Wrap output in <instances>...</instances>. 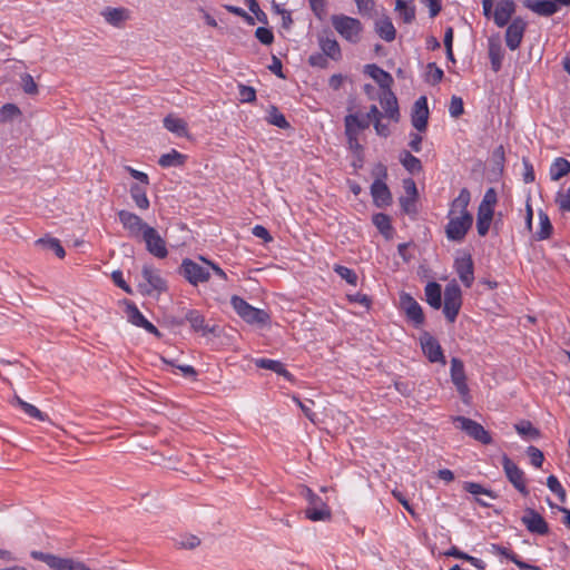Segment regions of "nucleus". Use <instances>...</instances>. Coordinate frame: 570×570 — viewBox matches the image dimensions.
I'll use <instances>...</instances> for the list:
<instances>
[{
	"label": "nucleus",
	"instance_id": "nucleus-57",
	"mask_svg": "<svg viewBox=\"0 0 570 570\" xmlns=\"http://www.w3.org/2000/svg\"><path fill=\"white\" fill-rule=\"evenodd\" d=\"M21 410L29 415L30 417L37 419L39 421H46L48 415L42 413L38 407L30 403H21Z\"/></svg>",
	"mask_w": 570,
	"mask_h": 570
},
{
	"label": "nucleus",
	"instance_id": "nucleus-23",
	"mask_svg": "<svg viewBox=\"0 0 570 570\" xmlns=\"http://www.w3.org/2000/svg\"><path fill=\"white\" fill-rule=\"evenodd\" d=\"M344 125L348 144H352L353 141L356 142L358 131L366 129L370 126V120L367 118L360 119L357 115L350 114L345 116Z\"/></svg>",
	"mask_w": 570,
	"mask_h": 570
},
{
	"label": "nucleus",
	"instance_id": "nucleus-28",
	"mask_svg": "<svg viewBox=\"0 0 570 570\" xmlns=\"http://www.w3.org/2000/svg\"><path fill=\"white\" fill-rule=\"evenodd\" d=\"M365 72L376 81L383 91L391 89L393 78L387 71L372 63L365 66Z\"/></svg>",
	"mask_w": 570,
	"mask_h": 570
},
{
	"label": "nucleus",
	"instance_id": "nucleus-6",
	"mask_svg": "<svg viewBox=\"0 0 570 570\" xmlns=\"http://www.w3.org/2000/svg\"><path fill=\"white\" fill-rule=\"evenodd\" d=\"M122 303L126 307L125 313L129 323L137 327L144 328L147 333L153 334L157 338L161 337L159 330L144 316V314L139 311L132 301L125 298Z\"/></svg>",
	"mask_w": 570,
	"mask_h": 570
},
{
	"label": "nucleus",
	"instance_id": "nucleus-48",
	"mask_svg": "<svg viewBox=\"0 0 570 570\" xmlns=\"http://www.w3.org/2000/svg\"><path fill=\"white\" fill-rule=\"evenodd\" d=\"M321 48L323 50V53L332 59H337L341 56V49L335 39H322Z\"/></svg>",
	"mask_w": 570,
	"mask_h": 570
},
{
	"label": "nucleus",
	"instance_id": "nucleus-33",
	"mask_svg": "<svg viewBox=\"0 0 570 570\" xmlns=\"http://www.w3.org/2000/svg\"><path fill=\"white\" fill-rule=\"evenodd\" d=\"M375 32L387 42L393 41L396 37V30L389 17L375 21Z\"/></svg>",
	"mask_w": 570,
	"mask_h": 570
},
{
	"label": "nucleus",
	"instance_id": "nucleus-37",
	"mask_svg": "<svg viewBox=\"0 0 570 570\" xmlns=\"http://www.w3.org/2000/svg\"><path fill=\"white\" fill-rule=\"evenodd\" d=\"M35 245L42 249L52 250L59 258H63L66 256V250L57 238L49 236L41 237L36 240Z\"/></svg>",
	"mask_w": 570,
	"mask_h": 570
},
{
	"label": "nucleus",
	"instance_id": "nucleus-4",
	"mask_svg": "<svg viewBox=\"0 0 570 570\" xmlns=\"http://www.w3.org/2000/svg\"><path fill=\"white\" fill-rule=\"evenodd\" d=\"M462 306V291L455 281L446 284L444 289L443 314L449 323H454Z\"/></svg>",
	"mask_w": 570,
	"mask_h": 570
},
{
	"label": "nucleus",
	"instance_id": "nucleus-64",
	"mask_svg": "<svg viewBox=\"0 0 570 570\" xmlns=\"http://www.w3.org/2000/svg\"><path fill=\"white\" fill-rule=\"evenodd\" d=\"M490 551L494 554H498V556H502L504 558H507L508 560L512 561V558H515V553L513 551H511L510 549L505 548V547H502L500 544H491L490 547Z\"/></svg>",
	"mask_w": 570,
	"mask_h": 570
},
{
	"label": "nucleus",
	"instance_id": "nucleus-55",
	"mask_svg": "<svg viewBox=\"0 0 570 570\" xmlns=\"http://www.w3.org/2000/svg\"><path fill=\"white\" fill-rule=\"evenodd\" d=\"M416 198L413 196H402L400 198V205L402 207V210L407 215H416Z\"/></svg>",
	"mask_w": 570,
	"mask_h": 570
},
{
	"label": "nucleus",
	"instance_id": "nucleus-50",
	"mask_svg": "<svg viewBox=\"0 0 570 570\" xmlns=\"http://www.w3.org/2000/svg\"><path fill=\"white\" fill-rule=\"evenodd\" d=\"M547 487L551 492H553L559 498V500L562 503L566 502V490L563 489L557 476L549 475L547 479Z\"/></svg>",
	"mask_w": 570,
	"mask_h": 570
},
{
	"label": "nucleus",
	"instance_id": "nucleus-47",
	"mask_svg": "<svg viewBox=\"0 0 570 570\" xmlns=\"http://www.w3.org/2000/svg\"><path fill=\"white\" fill-rule=\"evenodd\" d=\"M104 16L107 22L119 26L127 18V10L124 8H107Z\"/></svg>",
	"mask_w": 570,
	"mask_h": 570
},
{
	"label": "nucleus",
	"instance_id": "nucleus-36",
	"mask_svg": "<svg viewBox=\"0 0 570 570\" xmlns=\"http://www.w3.org/2000/svg\"><path fill=\"white\" fill-rule=\"evenodd\" d=\"M493 209H483L478 207L476 214V229L480 236H485L489 232L492 218H493Z\"/></svg>",
	"mask_w": 570,
	"mask_h": 570
},
{
	"label": "nucleus",
	"instance_id": "nucleus-24",
	"mask_svg": "<svg viewBox=\"0 0 570 570\" xmlns=\"http://www.w3.org/2000/svg\"><path fill=\"white\" fill-rule=\"evenodd\" d=\"M371 195L375 206L383 208L392 203V194L387 185L380 178L375 179L371 185Z\"/></svg>",
	"mask_w": 570,
	"mask_h": 570
},
{
	"label": "nucleus",
	"instance_id": "nucleus-43",
	"mask_svg": "<svg viewBox=\"0 0 570 570\" xmlns=\"http://www.w3.org/2000/svg\"><path fill=\"white\" fill-rule=\"evenodd\" d=\"M22 115L20 108L16 104H4L0 108V122H10Z\"/></svg>",
	"mask_w": 570,
	"mask_h": 570
},
{
	"label": "nucleus",
	"instance_id": "nucleus-3",
	"mask_svg": "<svg viewBox=\"0 0 570 570\" xmlns=\"http://www.w3.org/2000/svg\"><path fill=\"white\" fill-rule=\"evenodd\" d=\"M30 557L33 560L45 562L52 570H91L83 562L71 558H61L51 553L32 550Z\"/></svg>",
	"mask_w": 570,
	"mask_h": 570
},
{
	"label": "nucleus",
	"instance_id": "nucleus-20",
	"mask_svg": "<svg viewBox=\"0 0 570 570\" xmlns=\"http://www.w3.org/2000/svg\"><path fill=\"white\" fill-rule=\"evenodd\" d=\"M517 4L514 0H499L493 11V21L502 28L509 23L512 16L514 14Z\"/></svg>",
	"mask_w": 570,
	"mask_h": 570
},
{
	"label": "nucleus",
	"instance_id": "nucleus-46",
	"mask_svg": "<svg viewBox=\"0 0 570 570\" xmlns=\"http://www.w3.org/2000/svg\"><path fill=\"white\" fill-rule=\"evenodd\" d=\"M230 304L235 312L246 322L249 323V303L237 295H233Z\"/></svg>",
	"mask_w": 570,
	"mask_h": 570
},
{
	"label": "nucleus",
	"instance_id": "nucleus-60",
	"mask_svg": "<svg viewBox=\"0 0 570 570\" xmlns=\"http://www.w3.org/2000/svg\"><path fill=\"white\" fill-rule=\"evenodd\" d=\"M443 76H444L443 70L441 68H439L435 65V62L428 63V77H429V80L433 85L441 82L443 79Z\"/></svg>",
	"mask_w": 570,
	"mask_h": 570
},
{
	"label": "nucleus",
	"instance_id": "nucleus-41",
	"mask_svg": "<svg viewBox=\"0 0 570 570\" xmlns=\"http://www.w3.org/2000/svg\"><path fill=\"white\" fill-rule=\"evenodd\" d=\"M266 121L271 125H274L281 129L289 128V122L286 120L285 116L279 112L277 107L271 106L267 110Z\"/></svg>",
	"mask_w": 570,
	"mask_h": 570
},
{
	"label": "nucleus",
	"instance_id": "nucleus-61",
	"mask_svg": "<svg viewBox=\"0 0 570 570\" xmlns=\"http://www.w3.org/2000/svg\"><path fill=\"white\" fill-rule=\"evenodd\" d=\"M252 234L263 240L264 244H268L274 240L271 233L262 225H256L252 228Z\"/></svg>",
	"mask_w": 570,
	"mask_h": 570
},
{
	"label": "nucleus",
	"instance_id": "nucleus-45",
	"mask_svg": "<svg viewBox=\"0 0 570 570\" xmlns=\"http://www.w3.org/2000/svg\"><path fill=\"white\" fill-rule=\"evenodd\" d=\"M373 224L380 230L382 235L389 237L392 232L391 219L386 214L377 213L373 215Z\"/></svg>",
	"mask_w": 570,
	"mask_h": 570
},
{
	"label": "nucleus",
	"instance_id": "nucleus-49",
	"mask_svg": "<svg viewBox=\"0 0 570 570\" xmlns=\"http://www.w3.org/2000/svg\"><path fill=\"white\" fill-rule=\"evenodd\" d=\"M463 489L473 495L484 494L492 500L497 498V494L493 491L485 489L481 484L475 482H464Z\"/></svg>",
	"mask_w": 570,
	"mask_h": 570
},
{
	"label": "nucleus",
	"instance_id": "nucleus-14",
	"mask_svg": "<svg viewBox=\"0 0 570 570\" xmlns=\"http://www.w3.org/2000/svg\"><path fill=\"white\" fill-rule=\"evenodd\" d=\"M400 305L404 311L407 320L411 321L415 327H420L424 324V314L422 307L410 294H401Z\"/></svg>",
	"mask_w": 570,
	"mask_h": 570
},
{
	"label": "nucleus",
	"instance_id": "nucleus-38",
	"mask_svg": "<svg viewBox=\"0 0 570 570\" xmlns=\"http://www.w3.org/2000/svg\"><path fill=\"white\" fill-rule=\"evenodd\" d=\"M570 173V163L562 157H558L550 166V178L551 180H559Z\"/></svg>",
	"mask_w": 570,
	"mask_h": 570
},
{
	"label": "nucleus",
	"instance_id": "nucleus-5",
	"mask_svg": "<svg viewBox=\"0 0 570 570\" xmlns=\"http://www.w3.org/2000/svg\"><path fill=\"white\" fill-rule=\"evenodd\" d=\"M178 273L194 286L198 285L199 283L207 282L210 277V273L207 267H204L190 258L183 259Z\"/></svg>",
	"mask_w": 570,
	"mask_h": 570
},
{
	"label": "nucleus",
	"instance_id": "nucleus-8",
	"mask_svg": "<svg viewBox=\"0 0 570 570\" xmlns=\"http://www.w3.org/2000/svg\"><path fill=\"white\" fill-rule=\"evenodd\" d=\"M118 219L121 223L122 227L128 230L131 237L144 236L145 232L148 227H150L147 223L142 220L141 217L136 215L132 212L121 209L118 212Z\"/></svg>",
	"mask_w": 570,
	"mask_h": 570
},
{
	"label": "nucleus",
	"instance_id": "nucleus-1",
	"mask_svg": "<svg viewBox=\"0 0 570 570\" xmlns=\"http://www.w3.org/2000/svg\"><path fill=\"white\" fill-rule=\"evenodd\" d=\"M449 222L445 226L446 238L451 242L462 243L473 225V215L466 213L463 215H448Z\"/></svg>",
	"mask_w": 570,
	"mask_h": 570
},
{
	"label": "nucleus",
	"instance_id": "nucleus-51",
	"mask_svg": "<svg viewBox=\"0 0 570 570\" xmlns=\"http://www.w3.org/2000/svg\"><path fill=\"white\" fill-rule=\"evenodd\" d=\"M334 272L341 278L345 279L348 284L354 285V286L357 284V275L353 269H351L346 266H343V265H335Z\"/></svg>",
	"mask_w": 570,
	"mask_h": 570
},
{
	"label": "nucleus",
	"instance_id": "nucleus-12",
	"mask_svg": "<svg viewBox=\"0 0 570 570\" xmlns=\"http://www.w3.org/2000/svg\"><path fill=\"white\" fill-rule=\"evenodd\" d=\"M521 522L531 533L547 535L550 532L548 522L538 511L532 508H527L524 510Z\"/></svg>",
	"mask_w": 570,
	"mask_h": 570
},
{
	"label": "nucleus",
	"instance_id": "nucleus-2",
	"mask_svg": "<svg viewBox=\"0 0 570 570\" xmlns=\"http://www.w3.org/2000/svg\"><path fill=\"white\" fill-rule=\"evenodd\" d=\"M332 26L348 42L356 43L360 41L363 26L358 19L345 14H334Z\"/></svg>",
	"mask_w": 570,
	"mask_h": 570
},
{
	"label": "nucleus",
	"instance_id": "nucleus-63",
	"mask_svg": "<svg viewBox=\"0 0 570 570\" xmlns=\"http://www.w3.org/2000/svg\"><path fill=\"white\" fill-rule=\"evenodd\" d=\"M126 170L128 174L136 180H138L140 185L148 186L149 185V177L146 173L137 170L130 166L126 167Z\"/></svg>",
	"mask_w": 570,
	"mask_h": 570
},
{
	"label": "nucleus",
	"instance_id": "nucleus-62",
	"mask_svg": "<svg viewBox=\"0 0 570 570\" xmlns=\"http://www.w3.org/2000/svg\"><path fill=\"white\" fill-rule=\"evenodd\" d=\"M177 544L180 548L193 550L200 544V539L196 535L189 534L184 537Z\"/></svg>",
	"mask_w": 570,
	"mask_h": 570
},
{
	"label": "nucleus",
	"instance_id": "nucleus-11",
	"mask_svg": "<svg viewBox=\"0 0 570 570\" xmlns=\"http://www.w3.org/2000/svg\"><path fill=\"white\" fill-rule=\"evenodd\" d=\"M420 344L424 355L431 363H441L443 365L446 363L441 345L429 332L421 334Z\"/></svg>",
	"mask_w": 570,
	"mask_h": 570
},
{
	"label": "nucleus",
	"instance_id": "nucleus-10",
	"mask_svg": "<svg viewBox=\"0 0 570 570\" xmlns=\"http://www.w3.org/2000/svg\"><path fill=\"white\" fill-rule=\"evenodd\" d=\"M141 274L144 279L147 282V285H139L142 294L149 295L153 291H157L159 293L167 291L168 286L166 281L161 277L159 271L155 269L153 266L144 265Z\"/></svg>",
	"mask_w": 570,
	"mask_h": 570
},
{
	"label": "nucleus",
	"instance_id": "nucleus-16",
	"mask_svg": "<svg viewBox=\"0 0 570 570\" xmlns=\"http://www.w3.org/2000/svg\"><path fill=\"white\" fill-rule=\"evenodd\" d=\"M308 492V507L305 510V515L312 521H325L331 518V511L322 499L313 493L309 489Z\"/></svg>",
	"mask_w": 570,
	"mask_h": 570
},
{
	"label": "nucleus",
	"instance_id": "nucleus-31",
	"mask_svg": "<svg viewBox=\"0 0 570 570\" xmlns=\"http://www.w3.org/2000/svg\"><path fill=\"white\" fill-rule=\"evenodd\" d=\"M187 156L176 149H171L167 154H163L158 159V165L163 168L181 167L185 165Z\"/></svg>",
	"mask_w": 570,
	"mask_h": 570
},
{
	"label": "nucleus",
	"instance_id": "nucleus-13",
	"mask_svg": "<svg viewBox=\"0 0 570 570\" xmlns=\"http://www.w3.org/2000/svg\"><path fill=\"white\" fill-rule=\"evenodd\" d=\"M185 320L190 324V327L196 333H202L203 336L213 334L219 336L220 328L217 325H209L204 315L197 309H188L185 313Z\"/></svg>",
	"mask_w": 570,
	"mask_h": 570
},
{
	"label": "nucleus",
	"instance_id": "nucleus-7",
	"mask_svg": "<svg viewBox=\"0 0 570 570\" xmlns=\"http://www.w3.org/2000/svg\"><path fill=\"white\" fill-rule=\"evenodd\" d=\"M454 422L456 428L482 444H490L492 442L490 433L480 423L465 416H455Z\"/></svg>",
	"mask_w": 570,
	"mask_h": 570
},
{
	"label": "nucleus",
	"instance_id": "nucleus-22",
	"mask_svg": "<svg viewBox=\"0 0 570 570\" xmlns=\"http://www.w3.org/2000/svg\"><path fill=\"white\" fill-rule=\"evenodd\" d=\"M380 104L384 110V116L394 122H399L401 115L397 98L391 89L382 92Z\"/></svg>",
	"mask_w": 570,
	"mask_h": 570
},
{
	"label": "nucleus",
	"instance_id": "nucleus-32",
	"mask_svg": "<svg viewBox=\"0 0 570 570\" xmlns=\"http://www.w3.org/2000/svg\"><path fill=\"white\" fill-rule=\"evenodd\" d=\"M504 57V50L501 43L497 40H489V58L491 68L494 72H498L502 68V61Z\"/></svg>",
	"mask_w": 570,
	"mask_h": 570
},
{
	"label": "nucleus",
	"instance_id": "nucleus-21",
	"mask_svg": "<svg viewBox=\"0 0 570 570\" xmlns=\"http://www.w3.org/2000/svg\"><path fill=\"white\" fill-rule=\"evenodd\" d=\"M455 271L465 287H471L474 281V266L471 255L455 259Z\"/></svg>",
	"mask_w": 570,
	"mask_h": 570
},
{
	"label": "nucleus",
	"instance_id": "nucleus-53",
	"mask_svg": "<svg viewBox=\"0 0 570 570\" xmlns=\"http://www.w3.org/2000/svg\"><path fill=\"white\" fill-rule=\"evenodd\" d=\"M450 116L453 118H459L464 112V105L461 97L452 96L450 106H449Z\"/></svg>",
	"mask_w": 570,
	"mask_h": 570
},
{
	"label": "nucleus",
	"instance_id": "nucleus-34",
	"mask_svg": "<svg viewBox=\"0 0 570 570\" xmlns=\"http://www.w3.org/2000/svg\"><path fill=\"white\" fill-rule=\"evenodd\" d=\"M425 297L428 304L434 309H439L442 306V288L436 282H430L425 286Z\"/></svg>",
	"mask_w": 570,
	"mask_h": 570
},
{
	"label": "nucleus",
	"instance_id": "nucleus-18",
	"mask_svg": "<svg viewBox=\"0 0 570 570\" xmlns=\"http://www.w3.org/2000/svg\"><path fill=\"white\" fill-rule=\"evenodd\" d=\"M450 373L451 380L455 385L459 394L462 396L464 402H468L466 397L469 396V387L466 384L464 364L460 358L453 357L451 360Z\"/></svg>",
	"mask_w": 570,
	"mask_h": 570
},
{
	"label": "nucleus",
	"instance_id": "nucleus-39",
	"mask_svg": "<svg viewBox=\"0 0 570 570\" xmlns=\"http://www.w3.org/2000/svg\"><path fill=\"white\" fill-rule=\"evenodd\" d=\"M395 10L404 23H411L415 19V7L411 0H395Z\"/></svg>",
	"mask_w": 570,
	"mask_h": 570
},
{
	"label": "nucleus",
	"instance_id": "nucleus-15",
	"mask_svg": "<svg viewBox=\"0 0 570 570\" xmlns=\"http://www.w3.org/2000/svg\"><path fill=\"white\" fill-rule=\"evenodd\" d=\"M142 239L146 244V249L157 258H165L168 255V250L166 247V242L159 235L157 229L154 227H148L142 236Z\"/></svg>",
	"mask_w": 570,
	"mask_h": 570
},
{
	"label": "nucleus",
	"instance_id": "nucleus-30",
	"mask_svg": "<svg viewBox=\"0 0 570 570\" xmlns=\"http://www.w3.org/2000/svg\"><path fill=\"white\" fill-rule=\"evenodd\" d=\"M470 200H471V194H470L469 189L462 188L460 190L458 197L455 199H453V202L451 203L449 214L450 215H454V214L463 215V214L470 213L468 210Z\"/></svg>",
	"mask_w": 570,
	"mask_h": 570
},
{
	"label": "nucleus",
	"instance_id": "nucleus-9",
	"mask_svg": "<svg viewBox=\"0 0 570 570\" xmlns=\"http://www.w3.org/2000/svg\"><path fill=\"white\" fill-rule=\"evenodd\" d=\"M502 466L508 480L523 495L529 494L525 485L524 472L508 456H502Z\"/></svg>",
	"mask_w": 570,
	"mask_h": 570
},
{
	"label": "nucleus",
	"instance_id": "nucleus-44",
	"mask_svg": "<svg viewBox=\"0 0 570 570\" xmlns=\"http://www.w3.org/2000/svg\"><path fill=\"white\" fill-rule=\"evenodd\" d=\"M539 220H540V228L535 233V237L539 240H543L551 236L553 227H552L549 216L542 210L539 213Z\"/></svg>",
	"mask_w": 570,
	"mask_h": 570
},
{
	"label": "nucleus",
	"instance_id": "nucleus-26",
	"mask_svg": "<svg viewBox=\"0 0 570 570\" xmlns=\"http://www.w3.org/2000/svg\"><path fill=\"white\" fill-rule=\"evenodd\" d=\"M523 6L542 17H550L558 11V6L552 0H524Z\"/></svg>",
	"mask_w": 570,
	"mask_h": 570
},
{
	"label": "nucleus",
	"instance_id": "nucleus-29",
	"mask_svg": "<svg viewBox=\"0 0 570 570\" xmlns=\"http://www.w3.org/2000/svg\"><path fill=\"white\" fill-rule=\"evenodd\" d=\"M129 194L136 206L141 210H147L150 206L147 197V189L145 185L134 183L130 185Z\"/></svg>",
	"mask_w": 570,
	"mask_h": 570
},
{
	"label": "nucleus",
	"instance_id": "nucleus-19",
	"mask_svg": "<svg viewBox=\"0 0 570 570\" xmlns=\"http://www.w3.org/2000/svg\"><path fill=\"white\" fill-rule=\"evenodd\" d=\"M527 28V22L520 18H514L508 26L505 31V45L510 50H517L523 39Z\"/></svg>",
	"mask_w": 570,
	"mask_h": 570
},
{
	"label": "nucleus",
	"instance_id": "nucleus-58",
	"mask_svg": "<svg viewBox=\"0 0 570 570\" xmlns=\"http://www.w3.org/2000/svg\"><path fill=\"white\" fill-rule=\"evenodd\" d=\"M527 454L530 458L531 464L535 468H541L544 461V456L541 450L531 445L527 449Z\"/></svg>",
	"mask_w": 570,
	"mask_h": 570
},
{
	"label": "nucleus",
	"instance_id": "nucleus-54",
	"mask_svg": "<svg viewBox=\"0 0 570 570\" xmlns=\"http://www.w3.org/2000/svg\"><path fill=\"white\" fill-rule=\"evenodd\" d=\"M111 279L114 282V284L121 288L124 292H126L127 294L129 295H132L134 294V291L132 288L127 284V282L125 281L124 278V274L120 269H117V271H114L111 273Z\"/></svg>",
	"mask_w": 570,
	"mask_h": 570
},
{
	"label": "nucleus",
	"instance_id": "nucleus-42",
	"mask_svg": "<svg viewBox=\"0 0 570 570\" xmlns=\"http://www.w3.org/2000/svg\"><path fill=\"white\" fill-rule=\"evenodd\" d=\"M515 431L523 438L537 440L540 438V431L532 425L530 421H521L514 425Z\"/></svg>",
	"mask_w": 570,
	"mask_h": 570
},
{
	"label": "nucleus",
	"instance_id": "nucleus-17",
	"mask_svg": "<svg viewBox=\"0 0 570 570\" xmlns=\"http://www.w3.org/2000/svg\"><path fill=\"white\" fill-rule=\"evenodd\" d=\"M429 115L428 98L425 96H421L416 99L412 108V126L420 132L425 131L428 128Z\"/></svg>",
	"mask_w": 570,
	"mask_h": 570
},
{
	"label": "nucleus",
	"instance_id": "nucleus-59",
	"mask_svg": "<svg viewBox=\"0 0 570 570\" xmlns=\"http://www.w3.org/2000/svg\"><path fill=\"white\" fill-rule=\"evenodd\" d=\"M255 37L259 40L261 43L269 46L274 41V35L271 29L265 27H258L255 30Z\"/></svg>",
	"mask_w": 570,
	"mask_h": 570
},
{
	"label": "nucleus",
	"instance_id": "nucleus-52",
	"mask_svg": "<svg viewBox=\"0 0 570 570\" xmlns=\"http://www.w3.org/2000/svg\"><path fill=\"white\" fill-rule=\"evenodd\" d=\"M21 87L27 95L35 96L38 94V86L30 73H23L21 76Z\"/></svg>",
	"mask_w": 570,
	"mask_h": 570
},
{
	"label": "nucleus",
	"instance_id": "nucleus-40",
	"mask_svg": "<svg viewBox=\"0 0 570 570\" xmlns=\"http://www.w3.org/2000/svg\"><path fill=\"white\" fill-rule=\"evenodd\" d=\"M400 161L403 165V167L411 174H416L422 170L421 160L417 157L413 156L407 150H403L400 154Z\"/></svg>",
	"mask_w": 570,
	"mask_h": 570
},
{
	"label": "nucleus",
	"instance_id": "nucleus-56",
	"mask_svg": "<svg viewBox=\"0 0 570 570\" xmlns=\"http://www.w3.org/2000/svg\"><path fill=\"white\" fill-rule=\"evenodd\" d=\"M497 193L494 190V188H489L484 196H483V199L482 202L480 203L479 207L480 208H483V209H493L494 210V206L497 204Z\"/></svg>",
	"mask_w": 570,
	"mask_h": 570
},
{
	"label": "nucleus",
	"instance_id": "nucleus-27",
	"mask_svg": "<svg viewBox=\"0 0 570 570\" xmlns=\"http://www.w3.org/2000/svg\"><path fill=\"white\" fill-rule=\"evenodd\" d=\"M254 363L259 368L273 371L276 374H278V375L283 376L284 379H286L287 381L294 382L293 374L289 373L285 368V365L282 362H279V361L262 357V358H255Z\"/></svg>",
	"mask_w": 570,
	"mask_h": 570
},
{
	"label": "nucleus",
	"instance_id": "nucleus-25",
	"mask_svg": "<svg viewBox=\"0 0 570 570\" xmlns=\"http://www.w3.org/2000/svg\"><path fill=\"white\" fill-rule=\"evenodd\" d=\"M272 327L271 314L266 309L252 306V331H258L262 335Z\"/></svg>",
	"mask_w": 570,
	"mask_h": 570
},
{
	"label": "nucleus",
	"instance_id": "nucleus-35",
	"mask_svg": "<svg viewBox=\"0 0 570 570\" xmlns=\"http://www.w3.org/2000/svg\"><path fill=\"white\" fill-rule=\"evenodd\" d=\"M164 127L178 137H186L188 134L186 121L173 115H168L164 118Z\"/></svg>",
	"mask_w": 570,
	"mask_h": 570
}]
</instances>
